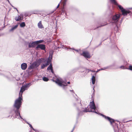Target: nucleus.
Masks as SVG:
<instances>
[{
    "instance_id": "f8f14e48",
    "label": "nucleus",
    "mask_w": 132,
    "mask_h": 132,
    "mask_svg": "<svg viewBox=\"0 0 132 132\" xmlns=\"http://www.w3.org/2000/svg\"><path fill=\"white\" fill-rule=\"evenodd\" d=\"M23 19V16L22 15H18V16H16L15 18V19L17 21H21Z\"/></svg>"
},
{
    "instance_id": "1a4fd4ad",
    "label": "nucleus",
    "mask_w": 132,
    "mask_h": 132,
    "mask_svg": "<svg viewBox=\"0 0 132 132\" xmlns=\"http://www.w3.org/2000/svg\"><path fill=\"white\" fill-rule=\"evenodd\" d=\"M52 58L50 59L49 58L47 61V63L45 64H43L41 66V68L43 69L45 67L47 66L51 62V59Z\"/></svg>"
},
{
    "instance_id": "dca6fc26",
    "label": "nucleus",
    "mask_w": 132,
    "mask_h": 132,
    "mask_svg": "<svg viewBox=\"0 0 132 132\" xmlns=\"http://www.w3.org/2000/svg\"><path fill=\"white\" fill-rule=\"evenodd\" d=\"M50 63H50V65L47 68V70H51V69H53L52 64L51 63V62Z\"/></svg>"
},
{
    "instance_id": "6e6552de",
    "label": "nucleus",
    "mask_w": 132,
    "mask_h": 132,
    "mask_svg": "<svg viewBox=\"0 0 132 132\" xmlns=\"http://www.w3.org/2000/svg\"><path fill=\"white\" fill-rule=\"evenodd\" d=\"M39 48L42 50H44L46 48V46L45 45L40 44H38L36 47V50H38Z\"/></svg>"
},
{
    "instance_id": "ddd939ff",
    "label": "nucleus",
    "mask_w": 132,
    "mask_h": 132,
    "mask_svg": "<svg viewBox=\"0 0 132 132\" xmlns=\"http://www.w3.org/2000/svg\"><path fill=\"white\" fill-rule=\"evenodd\" d=\"M27 65L25 63H23L21 65V69L23 70H25L27 68Z\"/></svg>"
},
{
    "instance_id": "4be33fe9",
    "label": "nucleus",
    "mask_w": 132,
    "mask_h": 132,
    "mask_svg": "<svg viewBox=\"0 0 132 132\" xmlns=\"http://www.w3.org/2000/svg\"><path fill=\"white\" fill-rule=\"evenodd\" d=\"M49 79L45 77H44L43 78V80L45 81H48Z\"/></svg>"
},
{
    "instance_id": "f3484780",
    "label": "nucleus",
    "mask_w": 132,
    "mask_h": 132,
    "mask_svg": "<svg viewBox=\"0 0 132 132\" xmlns=\"http://www.w3.org/2000/svg\"><path fill=\"white\" fill-rule=\"evenodd\" d=\"M26 26L25 23L24 22H22L20 24V26L21 27H24Z\"/></svg>"
},
{
    "instance_id": "f03ea898",
    "label": "nucleus",
    "mask_w": 132,
    "mask_h": 132,
    "mask_svg": "<svg viewBox=\"0 0 132 132\" xmlns=\"http://www.w3.org/2000/svg\"><path fill=\"white\" fill-rule=\"evenodd\" d=\"M89 106L90 108H88L87 109V108H86L85 110L84 111L85 112H92L97 113L96 111V107L93 101L90 102Z\"/></svg>"
},
{
    "instance_id": "20e7f679",
    "label": "nucleus",
    "mask_w": 132,
    "mask_h": 132,
    "mask_svg": "<svg viewBox=\"0 0 132 132\" xmlns=\"http://www.w3.org/2000/svg\"><path fill=\"white\" fill-rule=\"evenodd\" d=\"M53 81L55 82L60 86H62L63 85L64 86H67V85L66 83L64 82L62 80H60L58 78L56 79L55 81L53 80Z\"/></svg>"
},
{
    "instance_id": "a878e982",
    "label": "nucleus",
    "mask_w": 132,
    "mask_h": 132,
    "mask_svg": "<svg viewBox=\"0 0 132 132\" xmlns=\"http://www.w3.org/2000/svg\"><path fill=\"white\" fill-rule=\"evenodd\" d=\"M120 68L122 69H125V67L124 66H122L120 67Z\"/></svg>"
},
{
    "instance_id": "b1692460",
    "label": "nucleus",
    "mask_w": 132,
    "mask_h": 132,
    "mask_svg": "<svg viewBox=\"0 0 132 132\" xmlns=\"http://www.w3.org/2000/svg\"><path fill=\"white\" fill-rule=\"evenodd\" d=\"M34 68L33 66L32 65H31L29 67V69H33Z\"/></svg>"
},
{
    "instance_id": "c85d7f7f",
    "label": "nucleus",
    "mask_w": 132,
    "mask_h": 132,
    "mask_svg": "<svg viewBox=\"0 0 132 132\" xmlns=\"http://www.w3.org/2000/svg\"><path fill=\"white\" fill-rule=\"evenodd\" d=\"M51 72L52 73H54V71H53V69H51Z\"/></svg>"
},
{
    "instance_id": "473e14b6",
    "label": "nucleus",
    "mask_w": 132,
    "mask_h": 132,
    "mask_svg": "<svg viewBox=\"0 0 132 132\" xmlns=\"http://www.w3.org/2000/svg\"><path fill=\"white\" fill-rule=\"evenodd\" d=\"M70 82L69 81H68L67 82V84H70Z\"/></svg>"
},
{
    "instance_id": "39448f33",
    "label": "nucleus",
    "mask_w": 132,
    "mask_h": 132,
    "mask_svg": "<svg viewBox=\"0 0 132 132\" xmlns=\"http://www.w3.org/2000/svg\"><path fill=\"white\" fill-rule=\"evenodd\" d=\"M80 55L86 58H90L91 57L89 52L88 51H83Z\"/></svg>"
},
{
    "instance_id": "f257e3e1",
    "label": "nucleus",
    "mask_w": 132,
    "mask_h": 132,
    "mask_svg": "<svg viewBox=\"0 0 132 132\" xmlns=\"http://www.w3.org/2000/svg\"><path fill=\"white\" fill-rule=\"evenodd\" d=\"M21 100H16L14 104V106L16 109V111H14V113L13 116H15L16 118L19 119H22L20 115V112L18 110L21 105Z\"/></svg>"
},
{
    "instance_id": "a211bd4d",
    "label": "nucleus",
    "mask_w": 132,
    "mask_h": 132,
    "mask_svg": "<svg viewBox=\"0 0 132 132\" xmlns=\"http://www.w3.org/2000/svg\"><path fill=\"white\" fill-rule=\"evenodd\" d=\"M44 59L43 58H41V59H38L37 60V62L39 64H40L42 62V61Z\"/></svg>"
},
{
    "instance_id": "bb28decb",
    "label": "nucleus",
    "mask_w": 132,
    "mask_h": 132,
    "mask_svg": "<svg viewBox=\"0 0 132 132\" xmlns=\"http://www.w3.org/2000/svg\"><path fill=\"white\" fill-rule=\"evenodd\" d=\"M29 124V126L34 130V129L32 127V126L30 124Z\"/></svg>"
},
{
    "instance_id": "7c9ffc66",
    "label": "nucleus",
    "mask_w": 132,
    "mask_h": 132,
    "mask_svg": "<svg viewBox=\"0 0 132 132\" xmlns=\"http://www.w3.org/2000/svg\"><path fill=\"white\" fill-rule=\"evenodd\" d=\"M90 71L93 72H95V71L91 70H90Z\"/></svg>"
},
{
    "instance_id": "0eeeda50",
    "label": "nucleus",
    "mask_w": 132,
    "mask_h": 132,
    "mask_svg": "<svg viewBox=\"0 0 132 132\" xmlns=\"http://www.w3.org/2000/svg\"><path fill=\"white\" fill-rule=\"evenodd\" d=\"M120 14H116L112 16V20L114 22H116L118 21L120 17Z\"/></svg>"
},
{
    "instance_id": "412c9836",
    "label": "nucleus",
    "mask_w": 132,
    "mask_h": 132,
    "mask_svg": "<svg viewBox=\"0 0 132 132\" xmlns=\"http://www.w3.org/2000/svg\"><path fill=\"white\" fill-rule=\"evenodd\" d=\"M118 6V7L119 9L121 10V12H122V10H123L124 9L120 5H118H118H117Z\"/></svg>"
},
{
    "instance_id": "72a5a7b5",
    "label": "nucleus",
    "mask_w": 132,
    "mask_h": 132,
    "mask_svg": "<svg viewBox=\"0 0 132 132\" xmlns=\"http://www.w3.org/2000/svg\"><path fill=\"white\" fill-rule=\"evenodd\" d=\"M100 70H103V69H100Z\"/></svg>"
},
{
    "instance_id": "aec40b11",
    "label": "nucleus",
    "mask_w": 132,
    "mask_h": 132,
    "mask_svg": "<svg viewBox=\"0 0 132 132\" xmlns=\"http://www.w3.org/2000/svg\"><path fill=\"white\" fill-rule=\"evenodd\" d=\"M18 25H16L15 26H14L13 27H12L11 29L10 30L11 31H12L16 29L18 27Z\"/></svg>"
},
{
    "instance_id": "6ab92c4d",
    "label": "nucleus",
    "mask_w": 132,
    "mask_h": 132,
    "mask_svg": "<svg viewBox=\"0 0 132 132\" xmlns=\"http://www.w3.org/2000/svg\"><path fill=\"white\" fill-rule=\"evenodd\" d=\"M111 2L113 4L116 5H118V3L115 0H110Z\"/></svg>"
},
{
    "instance_id": "4468645a",
    "label": "nucleus",
    "mask_w": 132,
    "mask_h": 132,
    "mask_svg": "<svg viewBox=\"0 0 132 132\" xmlns=\"http://www.w3.org/2000/svg\"><path fill=\"white\" fill-rule=\"evenodd\" d=\"M38 26L39 28L42 29L44 28V27L42 24V21H40L38 23Z\"/></svg>"
},
{
    "instance_id": "5701e85b",
    "label": "nucleus",
    "mask_w": 132,
    "mask_h": 132,
    "mask_svg": "<svg viewBox=\"0 0 132 132\" xmlns=\"http://www.w3.org/2000/svg\"><path fill=\"white\" fill-rule=\"evenodd\" d=\"M63 6H64L65 5L67 1V0H63Z\"/></svg>"
},
{
    "instance_id": "423d86ee",
    "label": "nucleus",
    "mask_w": 132,
    "mask_h": 132,
    "mask_svg": "<svg viewBox=\"0 0 132 132\" xmlns=\"http://www.w3.org/2000/svg\"><path fill=\"white\" fill-rule=\"evenodd\" d=\"M29 85V84H27L26 85L22 86L21 87V89L20 90V93H21V96H22L21 95L23 92L25 91V90L27 89V87ZM22 98L21 97L19 96L18 98V99H22Z\"/></svg>"
},
{
    "instance_id": "2f4dec72",
    "label": "nucleus",
    "mask_w": 132,
    "mask_h": 132,
    "mask_svg": "<svg viewBox=\"0 0 132 132\" xmlns=\"http://www.w3.org/2000/svg\"><path fill=\"white\" fill-rule=\"evenodd\" d=\"M100 70H98L97 71H95V72H96V73L98 72L99 71H100Z\"/></svg>"
},
{
    "instance_id": "c756f323",
    "label": "nucleus",
    "mask_w": 132,
    "mask_h": 132,
    "mask_svg": "<svg viewBox=\"0 0 132 132\" xmlns=\"http://www.w3.org/2000/svg\"><path fill=\"white\" fill-rule=\"evenodd\" d=\"M13 7L14 9H16L18 12V10L15 7Z\"/></svg>"
},
{
    "instance_id": "2eb2a0df",
    "label": "nucleus",
    "mask_w": 132,
    "mask_h": 132,
    "mask_svg": "<svg viewBox=\"0 0 132 132\" xmlns=\"http://www.w3.org/2000/svg\"><path fill=\"white\" fill-rule=\"evenodd\" d=\"M96 73H95V76H92V82L93 84H95V76Z\"/></svg>"
},
{
    "instance_id": "9b49d317",
    "label": "nucleus",
    "mask_w": 132,
    "mask_h": 132,
    "mask_svg": "<svg viewBox=\"0 0 132 132\" xmlns=\"http://www.w3.org/2000/svg\"><path fill=\"white\" fill-rule=\"evenodd\" d=\"M102 115L105 118L108 120L110 122L111 124H112V123L114 122L113 119L109 117L103 115L102 114Z\"/></svg>"
},
{
    "instance_id": "7ed1b4c3",
    "label": "nucleus",
    "mask_w": 132,
    "mask_h": 132,
    "mask_svg": "<svg viewBox=\"0 0 132 132\" xmlns=\"http://www.w3.org/2000/svg\"><path fill=\"white\" fill-rule=\"evenodd\" d=\"M44 42V40H43L33 42L31 43H29V48L35 47L37 45H38L39 44L42 43Z\"/></svg>"
},
{
    "instance_id": "9d476101",
    "label": "nucleus",
    "mask_w": 132,
    "mask_h": 132,
    "mask_svg": "<svg viewBox=\"0 0 132 132\" xmlns=\"http://www.w3.org/2000/svg\"><path fill=\"white\" fill-rule=\"evenodd\" d=\"M122 14L124 16L127 15L128 14L130 13L131 12L129 10H126L124 9L123 10H122Z\"/></svg>"
},
{
    "instance_id": "e433bc0d",
    "label": "nucleus",
    "mask_w": 132,
    "mask_h": 132,
    "mask_svg": "<svg viewBox=\"0 0 132 132\" xmlns=\"http://www.w3.org/2000/svg\"><path fill=\"white\" fill-rule=\"evenodd\" d=\"M132 121L131 120L129 121Z\"/></svg>"
},
{
    "instance_id": "c9c22d12",
    "label": "nucleus",
    "mask_w": 132,
    "mask_h": 132,
    "mask_svg": "<svg viewBox=\"0 0 132 132\" xmlns=\"http://www.w3.org/2000/svg\"><path fill=\"white\" fill-rule=\"evenodd\" d=\"M76 51L77 52L78 51V50H76Z\"/></svg>"
},
{
    "instance_id": "393cba45",
    "label": "nucleus",
    "mask_w": 132,
    "mask_h": 132,
    "mask_svg": "<svg viewBox=\"0 0 132 132\" xmlns=\"http://www.w3.org/2000/svg\"><path fill=\"white\" fill-rule=\"evenodd\" d=\"M130 70H132V66L130 65L129 67V68L128 69Z\"/></svg>"
},
{
    "instance_id": "cd10ccee",
    "label": "nucleus",
    "mask_w": 132,
    "mask_h": 132,
    "mask_svg": "<svg viewBox=\"0 0 132 132\" xmlns=\"http://www.w3.org/2000/svg\"><path fill=\"white\" fill-rule=\"evenodd\" d=\"M59 6H60V4H58V5L56 7V9L58 8L59 7Z\"/></svg>"
},
{
    "instance_id": "f704fd0d",
    "label": "nucleus",
    "mask_w": 132,
    "mask_h": 132,
    "mask_svg": "<svg viewBox=\"0 0 132 132\" xmlns=\"http://www.w3.org/2000/svg\"><path fill=\"white\" fill-rule=\"evenodd\" d=\"M105 25H105H102V26H104Z\"/></svg>"
}]
</instances>
